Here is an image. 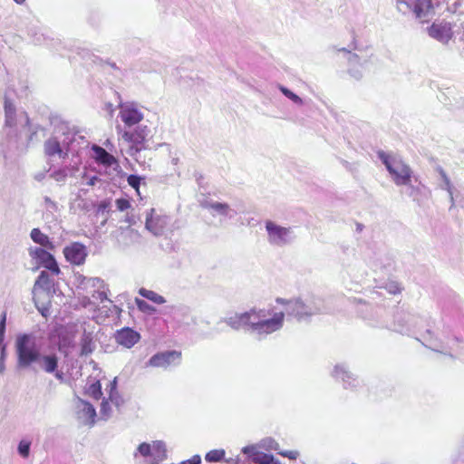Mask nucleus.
Instances as JSON below:
<instances>
[{
	"label": "nucleus",
	"instance_id": "nucleus-1",
	"mask_svg": "<svg viewBox=\"0 0 464 464\" xmlns=\"http://www.w3.org/2000/svg\"><path fill=\"white\" fill-rule=\"evenodd\" d=\"M17 363L22 368L29 367L34 362H39L41 368L47 373H54L57 379H63V373L57 371L58 357L56 354L41 356L34 342L28 334L20 335L15 343Z\"/></svg>",
	"mask_w": 464,
	"mask_h": 464
},
{
	"label": "nucleus",
	"instance_id": "nucleus-2",
	"mask_svg": "<svg viewBox=\"0 0 464 464\" xmlns=\"http://www.w3.org/2000/svg\"><path fill=\"white\" fill-rule=\"evenodd\" d=\"M268 315H270V313H266L265 310H251L250 312L230 317L229 324L237 329L249 325L257 334H268L279 330L283 326L285 314L279 312L275 313L272 317H268Z\"/></svg>",
	"mask_w": 464,
	"mask_h": 464
},
{
	"label": "nucleus",
	"instance_id": "nucleus-3",
	"mask_svg": "<svg viewBox=\"0 0 464 464\" xmlns=\"http://www.w3.org/2000/svg\"><path fill=\"white\" fill-rule=\"evenodd\" d=\"M378 157L385 165L393 182L397 186H407L411 184L412 170L409 165L401 159L386 154L384 151H379Z\"/></svg>",
	"mask_w": 464,
	"mask_h": 464
},
{
	"label": "nucleus",
	"instance_id": "nucleus-4",
	"mask_svg": "<svg viewBox=\"0 0 464 464\" xmlns=\"http://www.w3.org/2000/svg\"><path fill=\"white\" fill-rule=\"evenodd\" d=\"M118 133L123 141L129 144L128 152L130 156H136L139 152L147 148L148 127L137 126L133 130H121L117 127Z\"/></svg>",
	"mask_w": 464,
	"mask_h": 464
},
{
	"label": "nucleus",
	"instance_id": "nucleus-5",
	"mask_svg": "<svg viewBox=\"0 0 464 464\" xmlns=\"http://www.w3.org/2000/svg\"><path fill=\"white\" fill-rule=\"evenodd\" d=\"M169 222V217L158 211L155 208H150L146 214L145 227L154 236L163 235Z\"/></svg>",
	"mask_w": 464,
	"mask_h": 464
},
{
	"label": "nucleus",
	"instance_id": "nucleus-6",
	"mask_svg": "<svg viewBox=\"0 0 464 464\" xmlns=\"http://www.w3.org/2000/svg\"><path fill=\"white\" fill-rule=\"evenodd\" d=\"M119 117L125 128L130 129L138 125L143 120L144 115L135 104L124 103L119 107Z\"/></svg>",
	"mask_w": 464,
	"mask_h": 464
},
{
	"label": "nucleus",
	"instance_id": "nucleus-7",
	"mask_svg": "<svg viewBox=\"0 0 464 464\" xmlns=\"http://www.w3.org/2000/svg\"><path fill=\"white\" fill-rule=\"evenodd\" d=\"M29 254L32 258L38 260L41 266L49 270L52 275H60L61 269L54 256L50 252L42 247H34L29 250Z\"/></svg>",
	"mask_w": 464,
	"mask_h": 464
},
{
	"label": "nucleus",
	"instance_id": "nucleus-8",
	"mask_svg": "<svg viewBox=\"0 0 464 464\" xmlns=\"http://www.w3.org/2000/svg\"><path fill=\"white\" fill-rule=\"evenodd\" d=\"M67 262L73 266H82L88 256L87 247L80 242H72L66 246L63 251Z\"/></svg>",
	"mask_w": 464,
	"mask_h": 464
},
{
	"label": "nucleus",
	"instance_id": "nucleus-9",
	"mask_svg": "<svg viewBox=\"0 0 464 464\" xmlns=\"http://www.w3.org/2000/svg\"><path fill=\"white\" fill-rule=\"evenodd\" d=\"M115 342L124 348H131L140 340V334L130 327L117 330L114 334Z\"/></svg>",
	"mask_w": 464,
	"mask_h": 464
},
{
	"label": "nucleus",
	"instance_id": "nucleus-10",
	"mask_svg": "<svg viewBox=\"0 0 464 464\" xmlns=\"http://www.w3.org/2000/svg\"><path fill=\"white\" fill-rule=\"evenodd\" d=\"M181 359V353L177 351H168L159 353L153 355L148 362L150 367H168L169 365L179 362Z\"/></svg>",
	"mask_w": 464,
	"mask_h": 464
},
{
	"label": "nucleus",
	"instance_id": "nucleus-11",
	"mask_svg": "<svg viewBox=\"0 0 464 464\" xmlns=\"http://www.w3.org/2000/svg\"><path fill=\"white\" fill-rule=\"evenodd\" d=\"M266 228L268 232L270 242L277 245L287 242V237L290 232L289 228L277 226L272 221L266 223Z\"/></svg>",
	"mask_w": 464,
	"mask_h": 464
},
{
	"label": "nucleus",
	"instance_id": "nucleus-12",
	"mask_svg": "<svg viewBox=\"0 0 464 464\" xmlns=\"http://www.w3.org/2000/svg\"><path fill=\"white\" fill-rule=\"evenodd\" d=\"M429 34L442 43H447L452 37V30L450 24H432L428 29Z\"/></svg>",
	"mask_w": 464,
	"mask_h": 464
},
{
	"label": "nucleus",
	"instance_id": "nucleus-13",
	"mask_svg": "<svg viewBox=\"0 0 464 464\" xmlns=\"http://www.w3.org/2000/svg\"><path fill=\"white\" fill-rule=\"evenodd\" d=\"M53 293V292H34L35 306L44 317H47L51 314Z\"/></svg>",
	"mask_w": 464,
	"mask_h": 464
},
{
	"label": "nucleus",
	"instance_id": "nucleus-14",
	"mask_svg": "<svg viewBox=\"0 0 464 464\" xmlns=\"http://www.w3.org/2000/svg\"><path fill=\"white\" fill-rule=\"evenodd\" d=\"M286 313L294 315L298 320L304 319L311 314L304 304L299 300L288 301Z\"/></svg>",
	"mask_w": 464,
	"mask_h": 464
},
{
	"label": "nucleus",
	"instance_id": "nucleus-15",
	"mask_svg": "<svg viewBox=\"0 0 464 464\" xmlns=\"http://www.w3.org/2000/svg\"><path fill=\"white\" fill-rule=\"evenodd\" d=\"M92 150L93 151V159L96 162L108 167L116 162L115 158L103 148L98 145H93Z\"/></svg>",
	"mask_w": 464,
	"mask_h": 464
},
{
	"label": "nucleus",
	"instance_id": "nucleus-16",
	"mask_svg": "<svg viewBox=\"0 0 464 464\" xmlns=\"http://www.w3.org/2000/svg\"><path fill=\"white\" fill-rule=\"evenodd\" d=\"M44 153L48 157L58 155L60 158L64 159L67 156L66 152H63L61 143L56 138H50L44 142Z\"/></svg>",
	"mask_w": 464,
	"mask_h": 464
},
{
	"label": "nucleus",
	"instance_id": "nucleus-17",
	"mask_svg": "<svg viewBox=\"0 0 464 464\" xmlns=\"http://www.w3.org/2000/svg\"><path fill=\"white\" fill-rule=\"evenodd\" d=\"M55 281L46 271H42L36 279L34 290H54Z\"/></svg>",
	"mask_w": 464,
	"mask_h": 464
},
{
	"label": "nucleus",
	"instance_id": "nucleus-18",
	"mask_svg": "<svg viewBox=\"0 0 464 464\" xmlns=\"http://www.w3.org/2000/svg\"><path fill=\"white\" fill-rule=\"evenodd\" d=\"M30 236L34 243L39 244L49 250H53L55 248L54 244L50 240L49 237L46 234H44L39 228H33Z\"/></svg>",
	"mask_w": 464,
	"mask_h": 464
},
{
	"label": "nucleus",
	"instance_id": "nucleus-19",
	"mask_svg": "<svg viewBox=\"0 0 464 464\" xmlns=\"http://www.w3.org/2000/svg\"><path fill=\"white\" fill-rule=\"evenodd\" d=\"M433 9L431 0H415L413 11L417 17H422L428 14Z\"/></svg>",
	"mask_w": 464,
	"mask_h": 464
},
{
	"label": "nucleus",
	"instance_id": "nucleus-20",
	"mask_svg": "<svg viewBox=\"0 0 464 464\" xmlns=\"http://www.w3.org/2000/svg\"><path fill=\"white\" fill-rule=\"evenodd\" d=\"M150 457L153 458L152 464H159L166 458L165 445L160 441H153Z\"/></svg>",
	"mask_w": 464,
	"mask_h": 464
},
{
	"label": "nucleus",
	"instance_id": "nucleus-21",
	"mask_svg": "<svg viewBox=\"0 0 464 464\" xmlns=\"http://www.w3.org/2000/svg\"><path fill=\"white\" fill-rule=\"evenodd\" d=\"M109 386H110L109 397L107 400L102 401V407H101V412L103 416H108L110 414L111 408L109 405V401H112L114 400V396L117 394L116 381L113 380L112 382H111Z\"/></svg>",
	"mask_w": 464,
	"mask_h": 464
},
{
	"label": "nucleus",
	"instance_id": "nucleus-22",
	"mask_svg": "<svg viewBox=\"0 0 464 464\" xmlns=\"http://www.w3.org/2000/svg\"><path fill=\"white\" fill-rule=\"evenodd\" d=\"M5 125L7 127H13L15 123V108L8 101H5Z\"/></svg>",
	"mask_w": 464,
	"mask_h": 464
},
{
	"label": "nucleus",
	"instance_id": "nucleus-23",
	"mask_svg": "<svg viewBox=\"0 0 464 464\" xmlns=\"http://www.w3.org/2000/svg\"><path fill=\"white\" fill-rule=\"evenodd\" d=\"M253 460L256 464H280L274 456L265 452H257L254 455Z\"/></svg>",
	"mask_w": 464,
	"mask_h": 464
},
{
	"label": "nucleus",
	"instance_id": "nucleus-24",
	"mask_svg": "<svg viewBox=\"0 0 464 464\" xmlns=\"http://www.w3.org/2000/svg\"><path fill=\"white\" fill-rule=\"evenodd\" d=\"M87 394L96 401H99L102 398V392L100 381L94 382L88 387Z\"/></svg>",
	"mask_w": 464,
	"mask_h": 464
},
{
	"label": "nucleus",
	"instance_id": "nucleus-25",
	"mask_svg": "<svg viewBox=\"0 0 464 464\" xmlns=\"http://www.w3.org/2000/svg\"><path fill=\"white\" fill-rule=\"evenodd\" d=\"M225 454L224 450H212L206 454L205 459L208 462H218L224 459Z\"/></svg>",
	"mask_w": 464,
	"mask_h": 464
},
{
	"label": "nucleus",
	"instance_id": "nucleus-26",
	"mask_svg": "<svg viewBox=\"0 0 464 464\" xmlns=\"http://www.w3.org/2000/svg\"><path fill=\"white\" fill-rule=\"evenodd\" d=\"M82 285L85 288H96L97 290H101L104 288V282L100 278H84L82 281Z\"/></svg>",
	"mask_w": 464,
	"mask_h": 464
},
{
	"label": "nucleus",
	"instance_id": "nucleus-27",
	"mask_svg": "<svg viewBox=\"0 0 464 464\" xmlns=\"http://www.w3.org/2000/svg\"><path fill=\"white\" fill-rule=\"evenodd\" d=\"M5 324H6V312L4 311L0 316V347H2L3 352L5 351V346L3 345V343H4V340H5Z\"/></svg>",
	"mask_w": 464,
	"mask_h": 464
},
{
	"label": "nucleus",
	"instance_id": "nucleus-28",
	"mask_svg": "<svg viewBox=\"0 0 464 464\" xmlns=\"http://www.w3.org/2000/svg\"><path fill=\"white\" fill-rule=\"evenodd\" d=\"M92 342L89 337H85L82 340L81 343V354L87 355L92 352Z\"/></svg>",
	"mask_w": 464,
	"mask_h": 464
},
{
	"label": "nucleus",
	"instance_id": "nucleus-29",
	"mask_svg": "<svg viewBox=\"0 0 464 464\" xmlns=\"http://www.w3.org/2000/svg\"><path fill=\"white\" fill-rule=\"evenodd\" d=\"M140 179L141 178L137 175H130L127 178L128 184L136 190L138 195L140 194Z\"/></svg>",
	"mask_w": 464,
	"mask_h": 464
},
{
	"label": "nucleus",
	"instance_id": "nucleus-30",
	"mask_svg": "<svg viewBox=\"0 0 464 464\" xmlns=\"http://www.w3.org/2000/svg\"><path fill=\"white\" fill-rule=\"evenodd\" d=\"M144 297L154 301L157 304L164 303V298L157 292H140Z\"/></svg>",
	"mask_w": 464,
	"mask_h": 464
},
{
	"label": "nucleus",
	"instance_id": "nucleus-31",
	"mask_svg": "<svg viewBox=\"0 0 464 464\" xmlns=\"http://www.w3.org/2000/svg\"><path fill=\"white\" fill-rule=\"evenodd\" d=\"M152 444L142 442L138 447V452L143 457H150L151 455Z\"/></svg>",
	"mask_w": 464,
	"mask_h": 464
},
{
	"label": "nucleus",
	"instance_id": "nucleus-32",
	"mask_svg": "<svg viewBox=\"0 0 464 464\" xmlns=\"http://www.w3.org/2000/svg\"><path fill=\"white\" fill-rule=\"evenodd\" d=\"M139 309L144 313L152 314L155 309L144 300L136 299Z\"/></svg>",
	"mask_w": 464,
	"mask_h": 464
},
{
	"label": "nucleus",
	"instance_id": "nucleus-33",
	"mask_svg": "<svg viewBox=\"0 0 464 464\" xmlns=\"http://www.w3.org/2000/svg\"><path fill=\"white\" fill-rule=\"evenodd\" d=\"M115 204L119 211H125L131 207L130 200L123 198H117Z\"/></svg>",
	"mask_w": 464,
	"mask_h": 464
},
{
	"label": "nucleus",
	"instance_id": "nucleus-34",
	"mask_svg": "<svg viewBox=\"0 0 464 464\" xmlns=\"http://www.w3.org/2000/svg\"><path fill=\"white\" fill-rule=\"evenodd\" d=\"M29 450H30V443L27 441L22 440L18 446V451L21 454V456H23L24 458H27L29 455Z\"/></svg>",
	"mask_w": 464,
	"mask_h": 464
},
{
	"label": "nucleus",
	"instance_id": "nucleus-35",
	"mask_svg": "<svg viewBox=\"0 0 464 464\" xmlns=\"http://www.w3.org/2000/svg\"><path fill=\"white\" fill-rule=\"evenodd\" d=\"M210 208L216 211H218L220 213H227V209H228V205L226 204V203H218V202H216V203H212L210 204Z\"/></svg>",
	"mask_w": 464,
	"mask_h": 464
},
{
	"label": "nucleus",
	"instance_id": "nucleus-36",
	"mask_svg": "<svg viewBox=\"0 0 464 464\" xmlns=\"http://www.w3.org/2000/svg\"><path fill=\"white\" fill-rule=\"evenodd\" d=\"M281 91L286 96L288 97L289 99H291L292 101L294 102H298L300 101V98L295 94L294 92H292L290 90L286 89L285 87H281Z\"/></svg>",
	"mask_w": 464,
	"mask_h": 464
},
{
	"label": "nucleus",
	"instance_id": "nucleus-37",
	"mask_svg": "<svg viewBox=\"0 0 464 464\" xmlns=\"http://www.w3.org/2000/svg\"><path fill=\"white\" fill-rule=\"evenodd\" d=\"M201 459L198 455L193 456L191 459L183 461L181 464H200Z\"/></svg>",
	"mask_w": 464,
	"mask_h": 464
},
{
	"label": "nucleus",
	"instance_id": "nucleus-38",
	"mask_svg": "<svg viewBox=\"0 0 464 464\" xmlns=\"http://www.w3.org/2000/svg\"><path fill=\"white\" fill-rule=\"evenodd\" d=\"M85 410L87 413L90 415V417L93 418L96 416L95 409L91 403H85Z\"/></svg>",
	"mask_w": 464,
	"mask_h": 464
},
{
	"label": "nucleus",
	"instance_id": "nucleus-39",
	"mask_svg": "<svg viewBox=\"0 0 464 464\" xmlns=\"http://www.w3.org/2000/svg\"><path fill=\"white\" fill-rule=\"evenodd\" d=\"M110 202L108 200H103L99 203L97 210L98 212L104 211L110 207Z\"/></svg>",
	"mask_w": 464,
	"mask_h": 464
},
{
	"label": "nucleus",
	"instance_id": "nucleus-40",
	"mask_svg": "<svg viewBox=\"0 0 464 464\" xmlns=\"http://www.w3.org/2000/svg\"><path fill=\"white\" fill-rule=\"evenodd\" d=\"M396 3L398 6L404 5L406 7H411V5L415 3V0H396Z\"/></svg>",
	"mask_w": 464,
	"mask_h": 464
},
{
	"label": "nucleus",
	"instance_id": "nucleus-41",
	"mask_svg": "<svg viewBox=\"0 0 464 464\" xmlns=\"http://www.w3.org/2000/svg\"><path fill=\"white\" fill-rule=\"evenodd\" d=\"M281 454L283 456L288 457L290 459H294L295 458V456L292 455L293 454L292 452H289V453L285 452V453H281Z\"/></svg>",
	"mask_w": 464,
	"mask_h": 464
},
{
	"label": "nucleus",
	"instance_id": "nucleus-42",
	"mask_svg": "<svg viewBox=\"0 0 464 464\" xmlns=\"http://www.w3.org/2000/svg\"><path fill=\"white\" fill-rule=\"evenodd\" d=\"M16 4L22 5L25 2V0H14Z\"/></svg>",
	"mask_w": 464,
	"mask_h": 464
},
{
	"label": "nucleus",
	"instance_id": "nucleus-43",
	"mask_svg": "<svg viewBox=\"0 0 464 464\" xmlns=\"http://www.w3.org/2000/svg\"><path fill=\"white\" fill-rule=\"evenodd\" d=\"M94 179H96V178H93L92 179L90 180L89 184L90 185H93L94 184Z\"/></svg>",
	"mask_w": 464,
	"mask_h": 464
},
{
	"label": "nucleus",
	"instance_id": "nucleus-44",
	"mask_svg": "<svg viewBox=\"0 0 464 464\" xmlns=\"http://www.w3.org/2000/svg\"><path fill=\"white\" fill-rule=\"evenodd\" d=\"M101 295H105V292H101Z\"/></svg>",
	"mask_w": 464,
	"mask_h": 464
}]
</instances>
